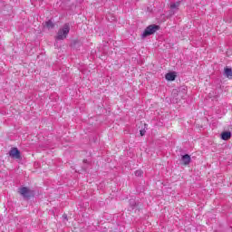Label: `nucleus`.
Masks as SVG:
<instances>
[{"instance_id": "f257e3e1", "label": "nucleus", "mask_w": 232, "mask_h": 232, "mask_svg": "<svg viewBox=\"0 0 232 232\" xmlns=\"http://www.w3.org/2000/svg\"><path fill=\"white\" fill-rule=\"evenodd\" d=\"M70 34V24H65L59 31L56 35V41H64Z\"/></svg>"}, {"instance_id": "f03ea898", "label": "nucleus", "mask_w": 232, "mask_h": 232, "mask_svg": "<svg viewBox=\"0 0 232 232\" xmlns=\"http://www.w3.org/2000/svg\"><path fill=\"white\" fill-rule=\"evenodd\" d=\"M160 29L159 25L151 24L149 25L143 32L142 37H148L150 35H153L155 32H157Z\"/></svg>"}, {"instance_id": "7ed1b4c3", "label": "nucleus", "mask_w": 232, "mask_h": 232, "mask_svg": "<svg viewBox=\"0 0 232 232\" xmlns=\"http://www.w3.org/2000/svg\"><path fill=\"white\" fill-rule=\"evenodd\" d=\"M18 193L24 198H30V197H34V191H32L30 188L26 187H22L18 189Z\"/></svg>"}, {"instance_id": "20e7f679", "label": "nucleus", "mask_w": 232, "mask_h": 232, "mask_svg": "<svg viewBox=\"0 0 232 232\" xmlns=\"http://www.w3.org/2000/svg\"><path fill=\"white\" fill-rule=\"evenodd\" d=\"M186 93H188V89L186 87H180L179 90L173 91V94L178 95V97H180L181 99L186 97Z\"/></svg>"}, {"instance_id": "39448f33", "label": "nucleus", "mask_w": 232, "mask_h": 232, "mask_svg": "<svg viewBox=\"0 0 232 232\" xmlns=\"http://www.w3.org/2000/svg\"><path fill=\"white\" fill-rule=\"evenodd\" d=\"M9 155L12 157V159H21V152L19 150H17V148L11 149Z\"/></svg>"}, {"instance_id": "423d86ee", "label": "nucleus", "mask_w": 232, "mask_h": 232, "mask_svg": "<svg viewBox=\"0 0 232 232\" xmlns=\"http://www.w3.org/2000/svg\"><path fill=\"white\" fill-rule=\"evenodd\" d=\"M189 162H191V157L189 155L186 154L181 157V164L183 166H188Z\"/></svg>"}, {"instance_id": "0eeeda50", "label": "nucleus", "mask_w": 232, "mask_h": 232, "mask_svg": "<svg viewBox=\"0 0 232 232\" xmlns=\"http://www.w3.org/2000/svg\"><path fill=\"white\" fill-rule=\"evenodd\" d=\"M224 74L227 79H232V69L229 67H225Z\"/></svg>"}, {"instance_id": "6e6552de", "label": "nucleus", "mask_w": 232, "mask_h": 232, "mask_svg": "<svg viewBox=\"0 0 232 232\" xmlns=\"http://www.w3.org/2000/svg\"><path fill=\"white\" fill-rule=\"evenodd\" d=\"M221 139L223 140H229L231 139V132L230 131H225L221 134Z\"/></svg>"}, {"instance_id": "1a4fd4ad", "label": "nucleus", "mask_w": 232, "mask_h": 232, "mask_svg": "<svg viewBox=\"0 0 232 232\" xmlns=\"http://www.w3.org/2000/svg\"><path fill=\"white\" fill-rule=\"evenodd\" d=\"M175 77H177V74H175V72H168L165 76L167 81H175Z\"/></svg>"}, {"instance_id": "9d476101", "label": "nucleus", "mask_w": 232, "mask_h": 232, "mask_svg": "<svg viewBox=\"0 0 232 232\" xmlns=\"http://www.w3.org/2000/svg\"><path fill=\"white\" fill-rule=\"evenodd\" d=\"M44 26V28H47V30H52V28H53V22H52V20H49L45 22Z\"/></svg>"}, {"instance_id": "9b49d317", "label": "nucleus", "mask_w": 232, "mask_h": 232, "mask_svg": "<svg viewBox=\"0 0 232 232\" xmlns=\"http://www.w3.org/2000/svg\"><path fill=\"white\" fill-rule=\"evenodd\" d=\"M179 6H180V2H176V3L170 4L171 10H175V9L179 8Z\"/></svg>"}, {"instance_id": "f8f14e48", "label": "nucleus", "mask_w": 232, "mask_h": 232, "mask_svg": "<svg viewBox=\"0 0 232 232\" xmlns=\"http://www.w3.org/2000/svg\"><path fill=\"white\" fill-rule=\"evenodd\" d=\"M135 176L136 177H142V170H136L135 171Z\"/></svg>"}, {"instance_id": "ddd939ff", "label": "nucleus", "mask_w": 232, "mask_h": 232, "mask_svg": "<svg viewBox=\"0 0 232 232\" xmlns=\"http://www.w3.org/2000/svg\"><path fill=\"white\" fill-rule=\"evenodd\" d=\"M140 133L141 137H144V135L146 134V130H140Z\"/></svg>"}, {"instance_id": "4468645a", "label": "nucleus", "mask_w": 232, "mask_h": 232, "mask_svg": "<svg viewBox=\"0 0 232 232\" xmlns=\"http://www.w3.org/2000/svg\"><path fill=\"white\" fill-rule=\"evenodd\" d=\"M63 218H66V215H63Z\"/></svg>"}]
</instances>
